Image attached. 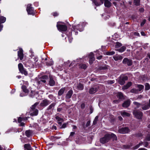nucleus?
I'll return each instance as SVG.
<instances>
[{
  "mask_svg": "<svg viewBox=\"0 0 150 150\" xmlns=\"http://www.w3.org/2000/svg\"><path fill=\"white\" fill-rule=\"evenodd\" d=\"M48 76L47 75L42 76L41 77L37 79L36 82L38 86H43L46 84V80L48 79Z\"/></svg>",
  "mask_w": 150,
  "mask_h": 150,
  "instance_id": "nucleus-1",
  "label": "nucleus"
},
{
  "mask_svg": "<svg viewBox=\"0 0 150 150\" xmlns=\"http://www.w3.org/2000/svg\"><path fill=\"white\" fill-rule=\"evenodd\" d=\"M38 104V103H36L33 105L31 107V110L30 111V114L33 116L37 115L38 113V110L35 108L36 106Z\"/></svg>",
  "mask_w": 150,
  "mask_h": 150,
  "instance_id": "nucleus-2",
  "label": "nucleus"
},
{
  "mask_svg": "<svg viewBox=\"0 0 150 150\" xmlns=\"http://www.w3.org/2000/svg\"><path fill=\"white\" fill-rule=\"evenodd\" d=\"M82 23H81V24ZM73 28L74 31L76 35L78 33L76 31V30H79V31H82L83 30V27L81 24L80 23V24H78V25L74 26H73Z\"/></svg>",
  "mask_w": 150,
  "mask_h": 150,
  "instance_id": "nucleus-3",
  "label": "nucleus"
},
{
  "mask_svg": "<svg viewBox=\"0 0 150 150\" xmlns=\"http://www.w3.org/2000/svg\"><path fill=\"white\" fill-rule=\"evenodd\" d=\"M110 134H107L104 137L100 139V141L101 143H105L108 142L110 140Z\"/></svg>",
  "mask_w": 150,
  "mask_h": 150,
  "instance_id": "nucleus-4",
  "label": "nucleus"
},
{
  "mask_svg": "<svg viewBox=\"0 0 150 150\" xmlns=\"http://www.w3.org/2000/svg\"><path fill=\"white\" fill-rule=\"evenodd\" d=\"M133 114L135 117L138 119H142L143 115L142 112L139 111L134 110Z\"/></svg>",
  "mask_w": 150,
  "mask_h": 150,
  "instance_id": "nucleus-5",
  "label": "nucleus"
},
{
  "mask_svg": "<svg viewBox=\"0 0 150 150\" xmlns=\"http://www.w3.org/2000/svg\"><path fill=\"white\" fill-rule=\"evenodd\" d=\"M18 67L19 70L21 73L24 74L25 75L28 74L27 71L24 69L23 65L21 63L19 64H18Z\"/></svg>",
  "mask_w": 150,
  "mask_h": 150,
  "instance_id": "nucleus-6",
  "label": "nucleus"
},
{
  "mask_svg": "<svg viewBox=\"0 0 150 150\" xmlns=\"http://www.w3.org/2000/svg\"><path fill=\"white\" fill-rule=\"evenodd\" d=\"M127 80V77L126 76H121L119 80L118 83L121 85H123L125 83V81Z\"/></svg>",
  "mask_w": 150,
  "mask_h": 150,
  "instance_id": "nucleus-7",
  "label": "nucleus"
},
{
  "mask_svg": "<svg viewBox=\"0 0 150 150\" xmlns=\"http://www.w3.org/2000/svg\"><path fill=\"white\" fill-rule=\"evenodd\" d=\"M57 27L58 29L61 31H65L67 29V26L65 25H57Z\"/></svg>",
  "mask_w": 150,
  "mask_h": 150,
  "instance_id": "nucleus-8",
  "label": "nucleus"
},
{
  "mask_svg": "<svg viewBox=\"0 0 150 150\" xmlns=\"http://www.w3.org/2000/svg\"><path fill=\"white\" fill-rule=\"evenodd\" d=\"M31 5H28L27 8V11L28 14H32L34 13L33 8L31 6Z\"/></svg>",
  "mask_w": 150,
  "mask_h": 150,
  "instance_id": "nucleus-9",
  "label": "nucleus"
},
{
  "mask_svg": "<svg viewBox=\"0 0 150 150\" xmlns=\"http://www.w3.org/2000/svg\"><path fill=\"white\" fill-rule=\"evenodd\" d=\"M142 144L144 145L145 147H147L148 148H150V145L148 146L149 144L148 142H145L144 143L143 142H141L139 143L136 146L134 147V149H137L138 148L140 145H142Z\"/></svg>",
  "mask_w": 150,
  "mask_h": 150,
  "instance_id": "nucleus-10",
  "label": "nucleus"
},
{
  "mask_svg": "<svg viewBox=\"0 0 150 150\" xmlns=\"http://www.w3.org/2000/svg\"><path fill=\"white\" fill-rule=\"evenodd\" d=\"M119 132L121 134H125L127 133L129 131V129L127 127L122 128L118 130Z\"/></svg>",
  "mask_w": 150,
  "mask_h": 150,
  "instance_id": "nucleus-11",
  "label": "nucleus"
},
{
  "mask_svg": "<svg viewBox=\"0 0 150 150\" xmlns=\"http://www.w3.org/2000/svg\"><path fill=\"white\" fill-rule=\"evenodd\" d=\"M122 62L123 64H127L128 66H131L132 64V60L127 58H125L123 59Z\"/></svg>",
  "mask_w": 150,
  "mask_h": 150,
  "instance_id": "nucleus-12",
  "label": "nucleus"
},
{
  "mask_svg": "<svg viewBox=\"0 0 150 150\" xmlns=\"http://www.w3.org/2000/svg\"><path fill=\"white\" fill-rule=\"evenodd\" d=\"M89 63L90 64H91L95 59L93 53L91 52L89 54Z\"/></svg>",
  "mask_w": 150,
  "mask_h": 150,
  "instance_id": "nucleus-13",
  "label": "nucleus"
},
{
  "mask_svg": "<svg viewBox=\"0 0 150 150\" xmlns=\"http://www.w3.org/2000/svg\"><path fill=\"white\" fill-rule=\"evenodd\" d=\"M104 0H94V3L97 6H99L103 4Z\"/></svg>",
  "mask_w": 150,
  "mask_h": 150,
  "instance_id": "nucleus-14",
  "label": "nucleus"
},
{
  "mask_svg": "<svg viewBox=\"0 0 150 150\" xmlns=\"http://www.w3.org/2000/svg\"><path fill=\"white\" fill-rule=\"evenodd\" d=\"M98 87L91 88L89 90V93L93 94L95 93L98 91Z\"/></svg>",
  "mask_w": 150,
  "mask_h": 150,
  "instance_id": "nucleus-15",
  "label": "nucleus"
},
{
  "mask_svg": "<svg viewBox=\"0 0 150 150\" xmlns=\"http://www.w3.org/2000/svg\"><path fill=\"white\" fill-rule=\"evenodd\" d=\"M18 56L20 60H22L23 57V50L22 48H20L18 52Z\"/></svg>",
  "mask_w": 150,
  "mask_h": 150,
  "instance_id": "nucleus-16",
  "label": "nucleus"
},
{
  "mask_svg": "<svg viewBox=\"0 0 150 150\" xmlns=\"http://www.w3.org/2000/svg\"><path fill=\"white\" fill-rule=\"evenodd\" d=\"M50 102L49 101L47 100H43L41 103L40 105L41 106L44 107L46 106L49 104Z\"/></svg>",
  "mask_w": 150,
  "mask_h": 150,
  "instance_id": "nucleus-17",
  "label": "nucleus"
},
{
  "mask_svg": "<svg viewBox=\"0 0 150 150\" xmlns=\"http://www.w3.org/2000/svg\"><path fill=\"white\" fill-rule=\"evenodd\" d=\"M74 88H75L79 90H81L83 89V85L80 83H79L78 84H75Z\"/></svg>",
  "mask_w": 150,
  "mask_h": 150,
  "instance_id": "nucleus-18",
  "label": "nucleus"
},
{
  "mask_svg": "<svg viewBox=\"0 0 150 150\" xmlns=\"http://www.w3.org/2000/svg\"><path fill=\"white\" fill-rule=\"evenodd\" d=\"M131 101L129 100H127L125 101L122 105L123 107L124 108H127L130 105V104Z\"/></svg>",
  "mask_w": 150,
  "mask_h": 150,
  "instance_id": "nucleus-19",
  "label": "nucleus"
},
{
  "mask_svg": "<svg viewBox=\"0 0 150 150\" xmlns=\"http://www.w3.org/2000/svg\"><path fill=\"white\" fill-rule=\"evenodd\" d=\"M56 120L58 123L60 125H61L62 122L63 121V119L62 118H61L58 116H56Z\"/></svg>",
  "mask_w": 150,
  "mask_h": 150,
  "instance_id": "nucleus-20",
  "label": "nucleus"
},
{
  "mask_svg": "<svg viewBox=\"0 0 150 150\" xmlns=\"http://www.w3.org/2000/svg\"><path fill=\"white\" fill-rule=\"evenodd\" d=\"M121 115L123 117H129L130 116V114L124 111L121 112Z\"/></svg>",
  "mask_w": 150,
  "mask_h": 150,
  "instance_id": "nucleus-21",
  "label": "nucleus"
},
{
  "mask_svg": "<svg viewBox=\"0 0 150 150\" xmlns=\"http://www.w3.org/2000/svg\"><path fill=\"white\" fill-rule=\"evenodd\" d=\"M25 150H31V147L30 144H25L24 145Z\"/></svg>",
  "mask_w": 150,
  "mask_h": 150,
  "instance_id": "nucleus-22",
  "label": "nucleus"
},
{
  "mask_svg": "<svg viewBox=\"0 0 150 150\" xmlns=\"http://www.w3.org/2000/svg\"><path fill=\"white\" fill-rule=\"evenodd\" d=\"M111 3L108 0H105L104 5L105 7H109L111 6Z\"/></svg>",
  "mask_w": 150,
  "mask_h": 150,
  "instance_id": "nucleus-23",
  "label": "nucleus"
},
{
  "mask_svg": "<svg viewBox=\"0 0 150 150\" xmlns=\"http://www.w3.org/2000/svg\"><path fill=\"white\" fill-rule=\"evenodd\" d=\"M115 60L117 61L118 60H121L122 59V57L120 55H116L113 57Z\"/></svg>",
  "mask_w": 150,
  "mask_h": 150,
  "instance_id": "nucleus-24",
  "label": "nucleus"
},
{
  "mask_svg": "<svg viewBox=\"0 0 150 150\" xmlns=\"http://www.w3.org/2000/svg\"><path fill=\"white\" fill-rule=\"evenodd\" d=\"M73 94V91L72 90H69L67 93L66 97L67 98H71Z\"/></svg>",
  "mask_w": 150,
  "mask_h": 150,
  "instance_id": "nucleus-25",
  "label": "nucleus"
},
{
  "mask_svg": "<svg viewBox=\"0 0 150 150\" xmlns=\"http://www.w3.org/2000/svg\"><path fill=\"white\" fill-rule=\"evenodd\" d=\"M132 85V83L130 82H129L126 85L124 86L122 88L123 90H125L127 89L129 87Z\"/></svg>",
  "mask_w": 150,
  "mask_h": 150,
  "instance_id": "nucleus-26",
  "label": "nucleus"
},
{
  "mask_svg": "<svg viewBox=\"0 0 150 150\" xmlns=\"http://www.w3.org/2000/svg\"><path fill=\"white\" fill-rule=\"evenodd\" d=\"M65 90V87L62 88H61L58 91V95L59 96L62 95L64 93Z\"/></svg>",
  "mask_w": 150,
  "mask_h": 150,
  "instance_id": "nucleus-27",
  "label": "nucleus"
},
{
  "mask_svg": "<svg viewBox=\"0 0 150 150\" xmlns=\"http://www.w3.org/2000/svg\"><path fill=\"white\" fill-rule=\"evenodd\" d=\"M49 83L50 86H53L54 85L55 82L53 79L52 78L50 77Z\"/></svg>",
  "mask_w": 150,
  "mask_h": 150,
  "instance_id": "nucleus-28",
  "label": "nucleus"
},
{
  "mask_svg": "<svg viewBox=\"0 0 150 150\" xmlns=\"http://www.w3.org/2000/svg\"><path fill=\"white\" fill-rule=\"evenodd\" d=\"M133 104L134 105V107L136 108H139L141 105V104L137 102H134Z\"/></svg>",
  "mask_w": 150,
  "mask_h": 150,
  "instance_id": "nucleus-29",
  "label": "nucleus"
},
{
  "mask_svg": "<svg viewBox=\"0 0 150 150\" xmlns=\"http://www.w3.org/2000/svg\"><path fill=\"white\" fill-rule=\"evenodd\" d=\"M6 18L3 16H0V23H3L5 22Z\"/></svg>",
  "mask_w": 150,
  "mask_h": 150,
  "instance_id": "nucleus-30",
  "label": "nucleus"
},
{
  "mask_svg": "<svg viewBox=\"0 0 150 150\" xmlns=\"http://www.w3.org/2000/svg\"><path fill=\"white\" fill-rule=\"evenodd\" d=\"M109 137H110V138L112 137L114 140H117V138L116 135L113 133L110 134Z\"/></svg>",
  "mask_w": 150,
  "mask_h": 150,
  "instance_id": "nucleus-31",
  "label": "nucleus"
},
{
  "mask_svg": "<svg viewBox=\"0 0 150 150\" xmlns=\"http://www.w3.org/2000/svg\"><path fill=\"white\" fill-rule=\"evenodd\" d=\"M149 106L147 104L143 105L142 107V109L144 110H146L149 108Z\"/></svg>",
  "mask_w": 150,
  "mask_h": 150,
  "instance_id": "nucleus-32",
  "label": "nucleus"
},
{
  "mask_svg": "<svg viewBox=\"0 0 150 150\" xmlns=\"http://www.w3.org/2000/svg\"><path fill=\"white\" fill-rule=\"evenodd\" d=\"M117 96L120 99L123 98V94L121 92H118L117 94Z\"/></svg>",
  "mask_w": 150,
  "mask_h": 150,
  "instance_id": "nucleus-33",
  "label": "nucleus"
},
{
  "mask_svg": "<svg viewBox=\"0 0 150 150\" xmlns=\"http://www.w3.org/2000/svg\"><path fill=\"white\" fill-rule=\"evenodd\" d=\"M22 88L23 89V91L25 93H27L28 92V90L26 89V86H22Z\"/></svg>",
  "mask_w": 150,
  "mask_h": 150,
  "instance_id": "nucleus-34",
  "label": "nucleus"
},
{
  "mask_svg": "<svg viewBox=\"0 0 150 150\" xmlns=\"http://www.w3.org/2000/svg\"><path fill=\"white\" fill-rule=\"evenodd\" d=\"M55 104V103H52L48 107V109L52 110L54 108V106Z\"/></svg>",
  "mask_w": 150,
  "mask_h": 150,
  "instance_id": "nucleus-35",
  "label": "nucleus"
},
{
  "mask_svg": "<svg viewBox=\"0 0 150 150\" xmlns=\"http://www.w3.org/2000/svg\"><path fill=\"white\" fill-rule=\"evenodd\" d=\"M26 135L29 137L31 135V131L30 130H27L25 132Z\"/></svg>",
  "mask_w": 150,
  "mask_h": 150,
  "instance_id": "nucleus-36",
  "label": "nucleus"
},
{
  "mask_svg": "<svg viewBox=\"0 0 150 150\" xmlns=\"http://www.w3.org/2000/svg\"><path fill=\"white\" fill-rule=\"evenodd\" d=\"M131 92L133 93H139V91L137 89L133 88L131 90Z\"/></svg>",
  "mask_w": 150,
  "mask_h": 150,
  "instance_id": "nucleus-37",
  "label": "nucleus"
},
{
  "mask_svg": "<svg viewBox=\"0 0 150 150\" xmlns=\"http://www.w3.org/2000/svg\"><path fill=\"white\" fill-rule=\"evenodd\" d=\"M126 49V47L124 46H122L120 48L118 49V51L120 52H123Z\"/></svg>",
  "mask_w": 150,
  "mask_h": 150,
  "instance_id": "nucleus-38",
  "label": "nucleus"
},
{
  "mask_svg": "<svg viewBox=\"0 0 150 150\" xmlns=\"http://www.w3.org/2000/svg\"><path fill=\"white\" fill-rule=\"evenodd\" d=\"M145 90H148L150 88L149 85L148 83H146L145 85Z\"/></svg>",
  "mask_w": 150,
  "mask_h": 150,
  "instance_id": "nucleus-39",
  "label": "nucleus"
},
{
  "mask_svg": "<svg viewBox=\"0 0 150 150\" xmlns=\"http://www.w3.org/2000/svg\"><path fill=\"white\" fill-rule=\"evenodd\" d=\"M98 116H96L93 121V125H95L96 124L97 121L98 120Z\"/></svg>",
  "mask_w": 150,
  "mask_h": 150,
  "instance_id": "nucleus-40",
  "label": "nucleus"
},
{
  "mask_svg": "<svg viewBox=\"0 0 150 150\" xmlns=\"http://www.w3.org/2000/svg\"><path fill=\"white\" fill-rule=\"evenodd\" d=\"M137 87L139 89L138 90L139 92L140 91L144 88V86L141 85H138Z\"/></svg>",
  "mask_w": 150,
  "mask_h": 150,
  "instance_id": "nucleus-41",
  "label": "nucleus"
},
{
  "mask_svg": "<svg viewBox=\"0 0 150 150\" xmlns=\"http://www.w3.org/2000/svg\"><path fill=\"white\" fill-rule=\"evenodd\" d=\"M122 46V44L121 43L117 42L116 43V44L115 45V48H117L119 47Z\"/></svg>",
  "mask_w": 150,
  "mask_h": 150,
  "instance_id": "nucleus-42",
  "label": "nucleus"
},
{
  "mask_svg": "<svg viewBox=\"0 0 150 150\" xmlns=\"http://www.w3.org/2000/svg\"><path fill=\"white\" fill-rule=\"evenodd\" d=\"M87 67V66L85 64H81L80 65V67L81 68L83 69H85Z\"/></svg>",
  "mask_w": 150,
  "mask_h": 150,
  "instance_id": "nucleus-43",
  "label": "nucleus"
},
{
  "mask_svg": "<svg viewBox=\"0 0 150 150\" xmlns=\"http://www.w3.org/2000/svg\"><path fill=\"white\" fill-rule=\"evenodd\" d=\"M134 3L136 6H138L139 5V0H134Z\"/></svg>",
  "mask_w": 150,
  "mask_h": 150,
  "instance_id": "nucleus-44",
  "label": "nucleus"
},
{
  "mask_svg": "<svg viewBox=\"0 0 150 150\" xmlns=\"http://www.w3.org/2000/svg\"><path fill=\"white\" fill-rule=\"evenodd\" d=\"M115 53L114 52L112 51L111 52H108L106 53V54L108 55H112Z\"/></svg>",
  "mask_w": 150,
  "mask_h": 150,
  "instance_id": "nucleus-45",
  "label": "nucleus"
},
{
  "mask_svg": "<svg viewBox=\"0 0 150 150\" xmlns=\"http://www.w3.org/2000/svg\"><path fill=\"white\" fill-rule=\"evenodd\" d=\"M115 82L114 80H109L107 81V83L109 84H111Z\"/></svg>",
  "mask_w": 150,
  "mask_h": 150,
  "instance_id": "nucleus-46",
  "label": "nucleus"
},
{
  "mask_svg": "<svg viewBox=\"0 0 150 150\" xmlns=\"http://www.w3.org/2000/svg\"><path fill=\"white\" fill-rule=\"evenodd\" d=\"M53 64V62L52 61H50L49 62H47L46 63V64L49 66H51Z\"/></svg>",
  "mask_w": 150,
  "mask_h": 150,
  "instance_id": "nucleus-47",
  "label": "nucleus"
},
{
  "mask_svg": "<svg viewBox=\"0 0 150 150\" xmlns=\"http://www.w3.org/2000/svg\"><path fill=\"white\" fill-rule=\"evenodd\" d=\"M146 22V20L144 19L141 23V26H143Z\"/></svg>",
  "mask_w": 150,
  "mask_h": 150,
  "instance_id": "nucleus-48",
  "label": "nucleus"
},
{
  "mask_svg": "<svg viewBox=\"0 0 150 150\" xmlns=\"http://www.w3.org/2000/svg\"><path fill=\"white\" fill-rule=\"evenodd\" d=\"M146 139L147 141L150 140V135H148L146 137Z\"/></svg>",
  "mask_w": 150,
  "mask_h": 150,
  "instance_id": "nucleus-49",
  "label": "nucleus"
},
{
  "mask_svg": "<svg viewBox=\"0 0 150 150\" xmlns=\"http://www.w3.org/2000/svg\"><path fill=\"white\" fill-rule=\"evenodd\" d=\"M68 39L69 42L71 43L72 42L73 40V38L71 37H68Z\"/></svg>",
  "mask_w": 150,
  "mask_h": 150,
  "instance_id": "nucleus-50",
  "label": "nucleus"
},
{
  "mask_svg": "<svg viewBox=\"0 0 150 150\" xmlns=\"http://www.w3.org/2000/svg\"><path fill=\"white\" fill-rule=\"evenodd\" d=\"M67 124V123H64V124H63L61 128H65L66 127Z\"/></svg>",
  "mask_w": 150,
  "mask_h": 150,
  "instance_id": "nucleus-51",
  "label": "nucleus"
},
{
  "mask_svg": "<svg viewBox=\"0 0 150 150\" xmlns=\"http://www.w3.org/2000/svg\"><path fill=\"white\" fill-rule=\"evenodd\" d=\"M23 120V119L21 117H19L18 119V122H21Z\"/></svg>",
  "mask_w": 150,
  "mask_h": 150,
  "instance_id": "nucleus-52",
  "label": "nucleus"
},
{
  "mask_svg": "<svg viewBox=\"0 0 150 150\" xmlns=\"http://www.w3.org/2000/svg\"><path fill=\"white\" fill-rule=\"evenodd\" d=\"M139 11L141 12H143L144 11V9L143 8H141L139 9Z\"/></svg>",
  "mask_w": 150,
  "mask_h": 150,
  "instance_id": "nucleus-53",
  "label": "nucleus"
},
{
  "mask_svg": "<svg viewBox=\"0 0 150 150\" xmlns=\"http://www.w3.org/2000/svg\"><path fill=\"white\" fill-rule=\"evenodd\" d=\"M85 107V104L84 103H82L81 105V108H82V109H83Z\"/></svg>",
  "mask_w": 150,
  "mask_h": 150,
  "instance_id": "nucleus-54",
  "label": "nucleus"
},
{
  "mask_svg": "<svg viewBox=\"0 0 150 150\" xmlns=\"http://www.w3.org/2000/svg\"><path fill=\"white\" fill-rule=\"evenodd\" d=\"M3 28V25L0 23V32L2 30Z\"/></svg>",
  "mask_w": 150,
  "mask_h": 150,
  "instance_id": "nucleus-55",
  "label": "nucleus"
},
{
  "mask_svg": "<svg viewBox=\"0 0 150 150\" xmlns=\"http://www.w3.org/2000/svg\"><path fill=\"white\" fill-rule=\"evenodd\" d=\"M75 134V132H72L71 133L70 136H73Z\"/></svg>",
  "mask_w": 150,
  "mask_h": 150,
  "instance_id": "nucleus-56",
  "label": "nucleus"
},
{
  "mask_svg": "<svg viewBox=\"0 0 150 150\" xmlns=\"http://www.w3.org/2000/svg\"><path fill=\"white\" fill-rule=\"evenodd\" d=\"M31 93L30 95V96H31V97H34V96L33 95V93H34V92H31Z\"/></svg>",
  "mask_w": 150,
  "mask_h": 150,
  "instance_id": "nucleus-57",
  "label": "nucleus"
},
{
  "mask_svg": "<svg viewBox=\"0 0 150 150\" xmlns=\"http://www.w3.org/2000/svg\"><path fill=\"white\" fill-rule=\"evenodd\" d=\"M53 15L54 16H57L58 15V13L56 12L54 13Z\"/></svg>",
  "mask_w": 150,
  "mask_h": 150,
  "instance_id": "nucleus-58",
  "label": "nucleus"
},
{
  "mask_svg": "<svg viewBox=\"0 0 150 150\" xmlns=\"http://www.w3.org/2000/svg\"><path fill=\"white\" fill-rule=\"evenodd\" d=\"M102 57V55H100L99 57H97V59H100Z\"/></svg>",
  "mask_w": 150,
  "mask_h": 150,
  "instance_id": "nucleus-59",
  "label": "nucleus"
},
{
  "mask_svg": "<svg viewBox=\"0 0 150 150\" xmlns=\"http://www.w3.org/2000/svg\"><path fill=\"white\" fill-rule=\"evenodd\" d=\"M25 125V124L23 122H21L20 125L21 126H24Z\"/></svg>",
  "mask_w": 150,
  "mask_h": 150,
  "instance_id": "nucleus-60",
  "label": "nucleus"
},
{
  "mask_svg": "<svg viewBox=\"0 0 150 150\" xmlns=\"http://www.w3.org/2000/svg\"><path fill=\"white\" fill-rule=\"evenodd\" d=\"M141 34L142 35V36H145V34L144 32H141Z\"/></svg>",
  "mask_w": 150,
  "mask_h": 150,
  "instance_id": "nucleus-61",
  "label": "nucleus"
},
{
  "mask_svg": "<svg viewBox=\"0 0 150 150\" xmlns=\"http://www.w3.org/2000/svg\"><path fill=\"white\" fill-rule=\"evenodd\" d=\"M62 110V108H58L57 109V110L58 111L60 112V111Z\"/></svg>",
  "mask_w": 150,
  "mask_h": 150,
  "instance_id": "nucleus-62",
  "label": "nucleus"
},
{
  "mask_svg": "<svg viewBox=\"0 0 150 150\" xmlns=\"http://www.w3.org/2000/svg\"><path fill=\"white\" fill-rule=\"evenodd\" d=\"M118 118H119V119L120 120H122V117H120V116H119L118 117Z\"/></svg>",
  "mask_w": 150,
  "mask_h": 150,
  "instance_id": "nucleus-63",
  "label": "nucleus"
},
{
  "mask_svg": "<svg viewBox=\"0 0 150 150\" xmlns=\"http://www.w3.org/2000/svg\"><path fill=\"white\" fill-rule=\"evenodd\" d=\"M138 150H147V149L144 148H140Z\"/></svg>",
  "mask_w": 150,
  "mask_h": 150,
  "instance_id": "nucleus-64",
  "label": "nucleus"
}]
</instances>
